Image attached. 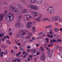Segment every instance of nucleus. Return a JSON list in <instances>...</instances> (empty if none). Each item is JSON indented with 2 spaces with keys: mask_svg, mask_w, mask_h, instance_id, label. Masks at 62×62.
<instances>
[{
  "mask_svg": "<svg viewBox=\"0 0 62 62\" xmlns=\"http://www.w3.org/2000/svg\"><path fill=\"white\" fill-rule=\"evenodd\" d=\"M26 55H23V58H25V57H26Z\"/></svg>",
  "mask_w": 62,
  "mask_h": 62,
  "instance_id": "4d7b16f0",
  "label": "nucleus"
},
{
  "mask_svg": "<svg viewBox=\"0 0 62 62\" xmlns=\"http://www.w3.org/2000/svg\"><path fill=\"white\" fill-rule=\"evenodd\" d=\"M53 34H52L51 36H50V38H53Z\"/></svg>",
  "mask_w": 62,
  "mask_h": 62,
  "instance_id": "3c124183",
  "label": "nucleus"
},
{
  "mask_svg": "<svg viewBox=\"0 0 62 62\" xmlns=\"http://www.w3.org/2000/svg\"><path fill=\"white\" fill-rule=\"evenodd\" d=\"M31 52H33H33H36V50L34 49H32L31 50Z\"/></svg>",
  "mask_w": 62,
  "mask_h": 62,
  "instance_id": "f704fd0d",
  "label": "nucleus"
},
{
  "mask_svg": "<svg viewBox=\"0 0 62 62\" xmlns=\"http://www.w3.org/2000/svg\"><path fill=\"white\" fill-rule=\"evenodd\" d=\"M54 31L55 32H57L59 31V29L57 28H55L54 29Z\"/></svg>",
  "mask_w": 62,
  "mask_h": 62,
  "instance_id": "a211bd4d",
  "label": "nucleus"
},
{
  "mask_svg": "<svg viewBox=\"0 0 62 62\" xmlns=\"http://www.w3.org/2000/svg\"><path fill=\"white\" fill-rule=\"evenodd\" d=\"M7 39H9V36L8 35H7Z\"/></svg>",
  "mask_w": 62,
  "mask_h": 62,
  "instance_id": "37998d69",
  "label": "nucleus"
},
{
  "mask_svg": "<svg viewBox=\"0 0 62 62\" xmlns=\"http://www.w3.org/2000/svg\"><path fill=\"white\" fill-rule=\"evenodd\" d=\"M53 40H51L50 41V42L51 43H53Z\"/></svg>",
  "mask_w": 62,
  "mask_h": 62,
  "instance_id": "680f3d73",
  "label": "nucleus"
},
{
  "mask_svg": "<svg viewBox=\"0 0 62 62\" xmlns=\"http://www.w3.org/2000/svg\"><path fill=\"white\" fill-rule=\"evenodd\" d=\"M62 54V52H60V53H59V55H60V54Z\"/></svg>",
  "mask_w": 62,
  "mask_h": 62,
  "instance_id": "774afa93",
  "label": "nucleus"
},
{
  "mask_svg": "<svg viewBox=\"0 0 62 62\" xmlns=\"http://www.w3.org/2000/svg\"><path fill=\"white\" fill-rule=\"evenodd\" d=\"M54 36L55 39H57L58 38V35H54Z\"/></svg>",
  "mask_w": 62,
  "mask_h": 62,
  "instance_id": "c756f323",
  "label": "nucleus"
},
{
  "mask_svg": "<svg viewBox=\"0 0 62 62\" xmlns=\"http://www.w3.org/2000/svg\"><path fill=\"white\" fill-rule=\"evenodd\" d=\"M42 39V38L41 37H39L38 38H37V39Z\"/></svg>",
  "mask_w": 62,
  "mask_h": 62,
  "instance_id": "79ce46f5",
  "label": "nucleus"
},
{
  "mask_svg": "<svg viewBox=\"0 0 62 62\" xmlns=\"http://www.w3.org/2000/svg\"><path fill=\"white\" fill-rule=\"evenodd\" d=\"M23 5H17L16 7V8L14 7H10V9L13 10L12 11L14 12H16L17 14H20L21 13V12L20 11L16 9H18L20 10L21 9H22L23 7Z\"/></svg>",
  "mask_w": 62,
  "mask_h": 62,
  "instance_id": "f257e3e1",
  "label": "nucleus"
},
{
  "mask_svg": "<svg viewBox=\"0 0 62 62\" xmlns=\"http://www.w3.org/2000/svg\"><path fill=\"white\" fill-rule=\"evenodd\" d=\"M3 4L4 5H8V3L7 2V1H4L3 2Z\"/></svg>",
  "mask_w": 62,
  "mask_h": 62,
  "instance_id": "bb28decb",
  "label": "nucleus"
},
{
  "mask_svg": "<svg viewBox=\"0 0 62 62\" xmlns=\"http://www.w3.org/2000/svg\"><path fill=\"white\" fill-rule=\"evenodd\" d=\"M32 14H34V18H35L36 17H38V15H39L38 16V18L36 19L35 21L37 22H40L41 21L40 20L41 19V17L42 16V14L40 13L39 12H37L34 11L31 12Z\"/></svg>",
  "mask_w": 62,
  "mask_h": 62,
  "instance_id": "f03ea898",
  "label": "nucleus"
},
{
  "mask_svg": "<svg viewBox=\"0 0 62 62\" xmlns=\"http://www.w3.org/2000/svg\"><path fill=\"white\" fill-rule=\"evenodd\" d=\"M32 40H35V39L34 37H33L32 38Z\"/></svg>",
  "mask_w": 62,
  "mask_h": 62,
  "instance_id": "de8ad7c7",
  "label": "nucleus"
},
{
  "mask_svg": "<svg viewBox=\"0 0 62 62\" xmlns=\"http://www.w3.org/2000/svg\"><path fill=\"white\" fill-rule=\"evenodd\" d=\"M14 49H18V47H17L16 46H15L14 47Z\"/></svg>",
  "mask_w": 62,
  "mask_h": 62,
  "instance_id": "864d4df0",
  "label": "nucleus"
},
{
  "mask_svg": "<svg viewBox=\"0 0 62 62\" xmlns=\"http://www.w3.org/2000/svg\"><path fill=\"white\" fill-rule=\"evenodd\" d=\"M35 51H34L33 52V55H36V54H36V52H35Z\"/></svg>",
  "mask_w": 62,
  "mask_h": 62,
  "instance_id": "72a5a7b5",
  "label": "nucleus"
},
{
  "mask_svg": "<svg viewBox=\"0 0 62 62\" xmlns=\"http://www.w3.org/2000/svg\"><path fill=\"white\" fill-rule=\"evenodd\" d=\"M22 33V34L23 35H25V32H24V31Z\"/></svg>",
  "mask_w": 62,
  "mask_h": 62,
  "instance_id": "c9c22d12",
  "label": "nucleus"
},
{
  "mask_svg": "<svg viewBox=\"0 0 62 62\" xmlns=\"http://www.w3.org/2000/svg\"><path fill=\"white\" fill-rule=\"evenodd\" d=\"M36 46L37 47H38L39 46V45L38 44H36Z\"/></svg>",
  "mask_w": 62,
  "mask_h": 62,
  "instance_id": "8fccbe9b",
  "label": "nucleus"
},
{
  "mask_svg": "<svg viewBox=\"0 0 62 62\" xmlns=\"http://www.w3.org/2000/svg\"><path fill=\"white\" fill-rule=\"evenodd\" d=\"M19 37V35H17L16 36V38H18V37Z\"/></svg>",
  "mask_w": 62,
  "mask_h": 62,
  "instance_id": "6e6d98bb",
  "label": "nucleus"
},
{
  "mask_svg": "<svg viewBox=\"0 0 62 62\" xmlns=\"http://www.w3.org/2000/svg\"><path fill=\"white\" fill-rule=\"evenodd\" d=\"M12 32H11L9 33V35H12Z\"/></svg>",
  "mask_w": 62,
  "mask_h": 62,
  "instance_id": "a18cd8bd",
  "label": "nucleus"
},
{
  "mask_svg": "<svg viewBox=\"0 0 62 62\" xmlns=\"http://www.w3.org/2000/svg\"><path fill=\"white\" fill-rule=\"evenodd\" d=\"M32 22H29L28 23L27 25V27L28 28H30L31 27H32Z\"/></svg>",
  "mask_w": 62,
  "mask_h": 62,
  "instance_id": "0eeeda50",
  "label": "nucleus"
},
{
  "mask_svg": "<svg viewBox=\"0 0 62 62\" xmlns=\"http://www.w3.org/2000/svg\"><path fill=\"white\" fill-rule=\"evenodd\" d=\"M42 21H48V22H51V20H50L47 18H44L42 20Z\"/></svg>",
  "mask_w": 62,
  "mask_h": 62,
  "instance_id": "9b49d317",
  "label": "nucleus"
},
{
  "mask_svg": "<svg viewBox=\"0 0 62 62\" xmlns=\"http://www.w3.org/2000/svg\"><path fill=\"white\" fill-rule=\"evenodd\" d=\"M53 42H57V41H56V40H54V39H53Z\"/></svg>",
  "mask_w": 62,
  "mask_h": 62,
  "instance_id": "bf43d9fd",
  "label": "nucleus"
},
{
  "mask_svg": "<svg viewBox=\"0 0 62 62\" xmlns=\"http://www.w3.org/2000/svg\"><path fill=\"white\" fill-rule=\"evenodd\" d=\"M21 26H21L20 22L19 21H16V22L15 27H16V28H18V27H20Z\"/></svg>",
  "mask_w": 62,
  "mask_h": 62,
  "instance_id": "423d86ee",
  "label": "nucleus"
},
{
  "mask_svg": "<svg viewBox=\"0 0 62 62\" xmlns=\"http://www.w3.org/2000/svg\"><path fill=\"white\" fill-rule=\"evenodd\" d=\"M25 16H28L29 17V19H31L32 17V16L31 15H25Z\"/></svg>",
  "mask_w": 62,
  "mask_h": 62,
  "instance_id": "dca6fc26",
  "label": "nucleus"
},
{
  "mask_svg": "<svg viewBox=\"0 0 62 62\" xmlns=\"http://www.w3.org/2000/svg\"><path fill=\"white\" fill-rule=\"evenodd\" d=\"M32 9L35 10H39V8L37 7L34 6Z\"/></svg>",
  "mask_w": 62,
  "mask_h": 62,
  "instance_id": "f8f14e48",
  "label": "nucleus"
},
{
  "mask_svg": "<svg viewBox=\"0 0 62 62\" xmlns=\"http://www.w3.org/2000/svg\"><path fill=\"white\" fill-rule=\"evenodd\" d=\"M19 37L20 38H24V36L23 35H21V34H20L19 35Z\"/></svg>",
  "mask_w": 62,
  "mask_h": 62,
  "instance_id": "aec40b11",
  "label": "nucleus"
},
{
  "mask_svg": "<svg viewBox=\"0 0 62 62\" xmlns=\"http://www.w3.org/2000/svg\"><path fill=\"white\" fill-rule=\"evenodd\" d=\"M54 30V29H50L49 30V31H53Z\"/></svg>",
  "mask_w": 62,
  "mask_h": 62,
  "instance_id": "338daca9",
  "label": "nucleus"
},
{
  "mask_svg": "<svg viewBox=\"0 0 62 62\" xmlns=\"http://www.w3.org/2000/svg\"><path fill=\"white\" fill-rule=\"evenodd\" d=\"M50 53H51V49H50L48 50V54H48L49 57H51L52 56V55L51 54H50Z\"/></svg>",
  "mask_w": 62,
  "mask_h": 62,
  "instance_id": "1a4fd4ad",
  "label": "nucleus"
},
{
  "mask_svg": "<svg viewBox=\"0 0 62 62\" xmlns=\"http://www.w3.org/2000/svg\"><path fill=\"white\" fill-rule=\"evenodd\" d=\"M20 1L21 2L23 3V4H24V3H25L24 0H20Z\"/></svg>",
  "mask_w": 62,
  "mask_h": 62,
  "instance_id": "4c0bfd02",
  "label": "nucleus"
},
{
  "mask_svg": "<svg viewBox=\"0 0 62 62\" xmlns=\"http://www.w3.org/2000/svg\"><path fill=\"white\" fill-rule=\"evenodd\" d=\"M54 48L55 49H57V48H58V47L57 46H55Z\"/></svg>",
  "mask_w": 62,
  "mask_h": 62,
  "instance_id": "49530a36",
  "label": "nucleus"
},
{
  "mask_svg": "<svg viewBox=\"0 0 62 62\" xmlns=\"http://www.w3.org/2000/svg\"><path fill=\"white\" fill-rule=\"evenodd\" d=\"M7 14H8V11L6 10L4 12V15H6Z\"/></svg>",
  "mask_w": 62,
  "mask_h": 62,
  "instance_id": "5701e85b",
  "label": "nucleus"
},
{
  "mask_svg": "<svg viewBox=\"0 0 62 62\" xmlns=\"http://www.w3.org/2000/svg\"><path fill=\"white\" fill-rule=\"evenodd\" d=\"M4 47V45H2L1 46V47L2 48H3V47Z\"/></svg>",
  "mask_w": 62,
  "mask_h": 62,
  "instance_id": "e2e57ef3",
  "label": "nucleus"
},
{
  "mask_svg": "<svg viewBox=\"0 0 62 62\" xmlns=\"http://www.w3.org/2000/svg\"><path fill=\"white\" fill-rule=\"evenodd\" d=\"M42 37H44L45 36V34H44L42 35Z\"/></svg>",
  "mask_w": 62,
  "mask_h": 62,
  "instance_id": "603ef678",
  "label": "nucleus"
},
{
  "mask_svg": "<svg viewBox=\"0 0 62 62\" xmlns=\"http://www.w3.org/2000/svg\"><path fill=\"white\" fill-rule=\"evenodd\" d=\"M33 56L32 55H30L29 56V57H30V58L32 57H33Z\"/></svg>",
  "mask_w": 62,
  "mask_h": 62,
  "instance_id": "ea45409f",
  "label": "nucleus"
},
{
  "mask_svg": "<svg viewBox=\"0 0 62 62\" xmlns=\"http://www.w3.org/2000/svg\"><path fill=\"white\" fill-rule=\"evenodd\" d=\"M27 52H28V53H29V52H30V49H28L27 50Z\"/></svg>",
  "mask_w": 62,
  "mask_h": 62,
  "instance_id": "69168bd1",
  "label": "nucleus"
},
{
  "mask_svg": "<svg viewBox=\"0 0 62 62\" xmlns=\"http://www.w3.org/2000/svg\"><path fill=\"white\" fill-rule=\"evenodd\" d=\"M11 30V28H9V30L8 31L9 32H10V31Z\"/></svg>",
  "mask_w": 62,
  "mask_h": 62,
  "instance_id": "09e8293b",
  "label": "nucleus"
},
{
  "mask_svg": "<svg viewBox=\"0 0 62 62\" xmlns=\"http://www.w3.org/2000/svg\"><path fill=\"white\" fill-rule=\"evenodd\" d=\"M61 19L60 17L58 16H54L52 18V20L53 21L60 20L61 22H62V18Z\"/></svg>",
  "mask_w": 62,
  "mask_h": 62,
  "instance_id": "39448f33",
  "label": "nucleus"
},
{
  "mask_svg": "<svg viewBox=\"0 0 62 62\" xmlns=\"http://www.w3.org/2000/svg\"><path fill=\"white\" fill-rule=\"evenodd\" d=\"M7 42L8 43V44H11V43H10V42L9 40H7Z\"/></svg>",
  "mask_w": 62,
  "mask_h": 62,
  "instance_id": "e433bc0d",
  "label": "nucleus"
},
{
  "mask_svg": "<svg viewBox=\"0 0 62 62\" xmlns=\"http://www.w3.org/2000/svg\"><path fill=\"white\" fill-rule=\"evenodd\" d=\"M26 38L27 39H29V38H30V37H28V36H27L26 37Z\"/></svg>",
  "mask_w": 62,
  "mask_h": 62,
  "instance_id": "052dcab7",
  "label": "nucleus"
},
{
  "mask_svg": "<svg viewBox=\"0 0 62 62\" xmlns=\"http://www.w3.org/2000/svg\"><path fill=\"white\" fill-rule=\"evenodd\" d=\"M14 16L13 14L11 13L9 14L6 16V18L7 22H11L13 20Z\"/></svg>",
  "mask_w": 62,
  "mask_h": 62,
  "instance_id": "7ed1b4c3",
  "label": "nucleus"
},
{
  "mask_svg": "<svg viewBox=\"0 0 62 62\" xmlns=\"http://www.w3.org/2000/svg\"><path fill=\"white\" fill-rule=\"evenodd\" d=\"M4 18V15L3 14H1L0 16V21H2L3 20Z\"/></svg>",
  "mask_w": 62,
  "mask_h": 62,
  "instance_id": "9d476101",
  "label": "nucleus"
},
{
  "mask_svg": "<svg viewBox=\"0 0 62 62\" xmlns=\"http://www.w3.org/2000/svg\"><path fill=\"white\" fill-rule=\"evenodd\" d=\"M22 16L21 15H20L18 17V21H20V20L21 19V18H22Z\"/></svg>",
  "mask_w": 62,
  "mask_h": 62,
  "instance_id": "b1692460",
  "label": "nucleus"
},
{
  "mask_svg": "<svg viewBox=\"0 0 62 62\" xmlns=\"http://www.w3.org/2000/svg\"><path fill=\"white\" fill-rule=\"evenodd\" d=\"M2 34L1 33L0 34V37H3V36H4V33L3 32L2 33Z\"/></svg>",
  "mask_w": 62,
  "mask_h": 62,
  "instance_id": "cd10ccee",
  "label": "nucleus"
},
{
  "mask_svg": "<svg viewBox=\"0 0 62 62\" xmlns=\"http://www.w3.org/2000/svg\"><path fill=\"white\" fill-rule=\"evenodd\" d=\"M28 35L30 37V36L32 35V33H31L29 32L28 34Z\"/></svg>",
  "mask_w": 62,
  "mask_h": 62,
  "instance_id": "c85d7f7f",
  "label": "nucleus"
},
{
  "mask_svg": "<svg viewBox=\"0 0 62 62\" xmlns=\"http://www.w3.org/2000/svg\"><path fill=\"white\" fill-rule=\"evenodd\" d=\"M20 41L19 40H15V42L16 43H17L19 42Z\"/></svg>",
  "mask_w": 62,
  "mask_h": 62,
  "instance_id": "2f4dec72",
  "label": "nucleus"
},
{
  "mask_svg": "<svg viewBox=\"0 0 62 62\" xmlns=\"http://www.w3.org/2000/svg\"><path fill=\"white\" fill-rule=\"evenodd\" d=\"M17 60H16V59H15L14 60H13L12 61L13 62H16Z\"/></svg>",
  "mask_w": 62,
  "mask_h": 62,
  "instance_id": "a19ab883",
  "label": "nucleus"
},
{
  "mask_svg": "<svg viewBox=\"0 0 62 62\" xmlns=\"http://www.w3.org/2000/svg\"><path fill=\"white\" fill-rule=\"evenodd\" d=\"M41 49V51L42 52H44V49H43V47L42 46H41L40 47Z\"/></svg>",
  "mask_w": 62,
  "mask_h": 62,
  "instance_id": "4be33fe9",
  "label": "nucleus"
},
{
  "mask_svg": "<svg viewBox=\"0 0 62 62\" xmlns=\"http://www.w3.org/2000/svg\"><path fill=\"white\" fill-rule=\"evenodd\" d=\"M26 19L27 20H29V18H28V17H26Z\"/></svg>",
  "mask_w": 62,
  "mask_h": 62,
  "instance_id": "5fc2aeb1",
  "label": "nucleus"
},
{
  "mask_svg": "<svg viewBox=\"0 0 62 62\" xmlns=\"http://www.w3.org/2000/svg\"><path fill=\"white\" fill-rule=\"evenodd\" d=\"M55 25H56V26H58V24L57 23H55Z\"/></svg>",
  "mask_w": 62,
  "mask_h": 62,
  "instance_id": "0e129e2a",
  "label": "nucleus"
},
{
  "mask_svg": "<svg viewBox=\"0 0 62 62\" xmlns=\"http://www.w3.org/2000/svg\"><path fill=\"white\" fill-rule=\"evenodd\" d=\"M22 12L23 13H26L27 12V11L25 9H24L22 10Z\"/></svg>",
  "mask_w": 62,
  "mask_h": 62,
  "instance_id": "2eb2a0df",
  "label": "nucleus"
},
{
  "mask_svg": "<svg viewBox=\"0 0 62 62\" xmlns=\"http://www.w3.org/2000/svg\"><path fill=\"white\" fill-rule=\"evenodd\" d=\"M30 1L32 4H34L35 3V0H30Z\"/></svg>",
  "mask_w": 62,
  "mask_h": 62,
  "instance_id": "6ab92c4d",
  "label": "nucleus"
},
{
  "mask_svg": "<svg viewBox=\"0 0 62 62\" xmlns=\"http://www.w3.org/2000/svg\"><path fill=\"white\" fill-rule=\"evenodd\" d=\"M52 26L51 25L46 26L45 27V28H52Z\"/></svg>",
  "mask_w": 62,
  "mask_h": 62,
  "instance_id": "4468645a",
  "label": "nucleus"
},
{
  "mask_svg": "<svg viewBox=\"0 0 62 62\" xmlns=\"http://www.w3.org/2000/svg\"><path fill=\"white\" fill-rule=\"evenodd\" d=\"M49 5V4L48 3H46L44 4V6L45 7V8H47L48 6Z\"/></svg>",
  "mask_w": 62,
  "mask_h": 62,
  "instance_id": "393cba45",
  "label": "nucleus"
},
{
  "mask_svg": "<svg viewBox=\"0 0 62 62\" xmlns=\"http://www.w3.org/2000/svg\"><path fill=\"white\" fill-rule=\"evenodd\" d=\"M27 41V40H26V38H24L23 39L22 42H23V43H26V42Z\"/></svg>",
  "mask_w": 62,
  "mask_h": 62,
  "instance_id": "ddd939ff",
  "label": "nucleus"
},
{
  "mask_svg": "<svg viewBox=\"0 0 62 62\" xmlns=\"http://www.w3.org/2000/svg\"><path fill=\"white\" fill-rule=\"evenodd\" d=\"M10 59H8V60H7V62H10Z\"/></svg>",
  "mask_w": 62,
  "mask_h": 62,
  "instance_id": "c03bdc74",
  "label": "nucleus"
},
{
  "mask_svg": "<svg viewBox=\"0 0 62 62\" xmlns=\"http://www.w3.org/2000/svg\"><path fill=\"white\" fill-rule=\"evenodd\" d=\"M4 54H8V52H4L3 53Z\"/></svg>",
  "mask_w": 62,
  "mask_h": 62,
  "instance_id": "58836bf2",
  "label": "nucleus"
},
{
  "mask_svg": "<svg viewBox=\"0 0 62 62\" xmlns=\"http://www.w3.org/2000/svg\"><path fill=\"white\" fill-rule=\"evenodd\" d=\"M46 57V56H45L44 54H43L42 56L41 57V60L42 61H44L45 60V58Z\"/></svg>",
  "mask_w": 62,
  "mask_h": 62,
  "instance_id": "6e6552de",
  "label": "nucleus"
},
{
  "mask_svg": "<svg viewBox=\"0 0 62 62\" xmlns=\"http://www.w3.org/2000/svg\"><path fill=\"white\" fill-rule=\"evenodd\" d=\"M36 1L37 2H39L41 3L40 4H41L42 3V0H36Z\"/></svg>",
  "mask_w": 62,
  "mask_h": 62,
  "instance_id": "412c9836",
  "label": "nucleus"
},
{
  "mask_svg": "<svg viewBox=\"0 0 62 62\" xmlns=\"http://www.w3.org/2000/svg\"><path fill=\"white\" fill-rule=\"evenodd\" d=\"M16 60L17 61H18V62H21V61H20V59H19L18 58H16Z\"/></svg>",
  "mask_w": 62,
  "mask_h": 62,
  "instance_id": "7c9ffc66",
  "label": "nucleus"
},
{
  "mask_svg": "<svg viewBox=\"0 0 62 62\" xmlns=\"http://www.w3.org/2000/svg\"><path fill=\"white\" fill-rule=\"evenodd\" d=\"M35 28H36V27H34L32 28V30H33V31H35V29H34Z\"/></svg>",
  "mask_w": 62,
  "mask_h": 62,
  "instance_id": "473e14b6",
  "label": "nucleus"
},
{
  "mask_svg": "<svg viewBox=\"0 0 62 62\" xmlns=\"http://www.w3.org/2000/svg\"><path fill=\"white\" fill-rule=\"evenodd\" d=\"M52 7L51 6L49 7L46 9V12L48 14H53L54 12V8L52 9Z\"/></svg>",
  "mask_w": 62,
  "mask_h": 62,
  "instance_id": "20e7f679",
  "label": "nucleus"
},
{
  "mask_svg": "<svg viewBox=\"0 0 62 62\" xmlns=\"http://www.w3.org/2000/svg\"><path fill=\"white\" fill-rule=\"evenodd\" d=\"M28 8H31L32 9H33V7H34V6H33V5L32 4H30V5L28 6Z\"/></svg>",
  "mask_w": 62,
  "mask_h": 62,
  "instance_id": "f3484780",
  "label": "nucleus"
},
{
  "mask_svg": "<svg viewBox=\"0 0 62 62\" xmlns=\"http://www.w3.org/2000/svg\"><path fill=\"white\" fill-rule=\"evenodd\" d=\"M23 50H24V48H21L20 50H21L22 51H23Z\"/></svg>",
  "mask_w": 62,
  "mask_h": 62,
  "instance_id": "13d9d810",
  "label": "nucleus"
},
{
  "mask_svg": "<svg viewBox=\"0 0 62 62\" xmlns=\"http://www.w3.org/2000/svg\"><path fill=\"white\" fill-rule=\"evenodd\" d=\"M24 31L23 30H20L19 31V33L20 34H22L23 33V32H24Z\"/></svg>",
  "mask_w": 62,
  "mask_h": 62,
  "instance_id": "a878e982",
  "label": "nucleus"
}]
</instances>
